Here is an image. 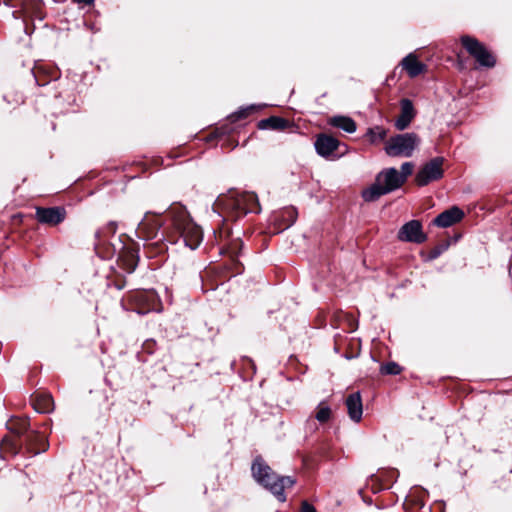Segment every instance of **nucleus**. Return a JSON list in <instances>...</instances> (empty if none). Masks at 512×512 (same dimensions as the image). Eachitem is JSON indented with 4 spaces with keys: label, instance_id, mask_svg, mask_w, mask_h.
<instances>
[{
    "label": "nucleus",
    "instance_id": "obj_5",
    "mask_svg": "<svg viewBox=\"0 0 512 512\" xmlns=\"http://www.w3.org/2000/svg\"><path fill=\"white\" fill-rule=\"evenodd\" d=\"M419 144L415 133L398 134L391 137L385 145V152L392 157H410Z\"/></svg>",
    "mask_w": 512,
    "mask_h": 512
},
{
    "label": "nucleus",
    "instance_id": "obj_10",
    "mask_svg": "<svg viewBox=\"0 0 512 512\" xmlns=\"http://www.w3.org/2000/svg\"><path fill=\"white\" fill-rule=\"evenodd\" d=\"M130 298L136 303L139 314H146L156 306L157 296L153 291H136Z\"/></svg>",
    "mask_w": 512,
    "mask_h": 512
},
{
    "label": "nucleus",
    "instance_id": "obj_27",
    "mask_svg": "<svg viewBox=\"0 0 512 512\" xmlns=\"http://www.w3.org/2000/svg\"><path fill=\"white\" fill-rule=\"evenodd\" d=\"M301 512H317V511L311 504L304 501L301 506Z\"/></svg>",
    "mask_w": 512,
    "mask_h": 512
},
{
    "label": "nucleus",
    "instance_id": "obj_2",
    "mask_svg": "<svg viewBox=\"0 0 512 512\" xmlns=\"http://www.w3.org/2000/svg\"><path fill=\"white\" fill-rule=\"evenodd\" d=\"M251 470L255 481L269 490L280 502L286 501L284 490L296 483L290 476H280L273 472L261 458L254 460Z\"/></svg>",
    "mask_w": 512,
    "mask_h": 512
},
{
    "label": "nucleus",
    "instance_id": "obj_15",
    "mask_svg": "<svg viewBox=\"0 0 512 512\" xmlns=\"http://www.w3.org/2000/svg\"><path fill=\"white\" fill-rule=\"evenodd\" d=\"M346 407L350 419L354 422H359L362 418L363 406L360 392L350 394L346 398Z\"/></svg>",
    "mask_w": 512,
    "mask_h": 512
},
{
    "label": "nucleus",
    "instance_id": "obj_17",
    "mask_svg": "<svg viewBox=\"0 0 512 512\" xmlns=\"http://www.w3.org/2000/svg\"><path fill=\"white\" fill-rule=\"evenodd\" d=\"M328 123L336 128L342 129L347 133H354L357 129L355 121L347 116H334L328 120Z\"/></svg>",
    "mask_w": 512,
    "mask_h": 512
},
{
    "label": "nucleus",
    "instance_id": "obj_14",
    "mask_svg": "<svg viewBox=\"0 0 512 512\" xmlns=\"http://www.w3.org/2000/svg\"><path fill=\"white\" fill-rule=\"evenodd\" d=\"M401 113L399 117L395 121V127L402 131L405 130L415 116V111L413 107V103L409 99L401 100Z\"/></svg>",
    "mask_w": 512,
    "mask_h": 512
},
{
    "label": "nucleus",
    "instance_id": "obj_8",
    "mask_svg": "<svg viewBox=\"0 0 512 512\" xmlns=\"http://www.w3.org/2000/svg\"><path fill=\"white\" fill-rule=\"evenodd\" d=\"M397 238L403 242L421 244L427 240V235L419 220H410L399 229Z\"/></svg>",
    "mask_w": 512,
    "mask_h": 512
},
{
    "label": "nucleus",
    "instance_id": "obj_22",
    "mask_svg": "<svg viewBox=\"0 0 512 512\" xmlns=\"http://www.w3.org/2000/svg\"><path fill=\"white\" fill-rule=\"evenodd\" d=\"M368 135L372 142L382 141L386 137V130L380 126L369 129Z\"/></svg>",
    "mask_w": 512,
    "mask_h": 512
},
{
    "label": "nucleus",
    "instance_id": "obj_30",
    "mask_svg": "<svg viewBox=\"0 0 512 512\" xmlns=\"http://www.w3.org/2000/svg\"><path fill=\"white\" fill-rule=\"evenodd\" d=\"M434 257L438 256V252L437 251H434Z\"/></svg>",
    "mask_w": 512,
    "mask_h": 512
},
{
    "label": "nucleus",
    "instance_id": "obj_19",
    "mask_svg": "<svg viewBox=\"0 0 512 512\" xmlns=\"http://www.w3.org/2000/svg\"><path fill=\"white\" fill-rule=\"evenodd\" d=\"M258 126L260 129L270 128L273 130H280L287 126V122L283 118L272 116L270 118L261 120Z\"/></svg>",
    "mask_w": 512,
    "mask_h": 512
},
{
    "label": "nucleus",
    "instance_id": "obj_18",
    "mask_svg": "<svg viewBox=\"0 0 512 512\" xmlns=\"http://www.w3.org/2000/svg\"><path fill=\"white\" fill-rule=\"evenodd\" d=\"M7 428L16 435H21L29 428V420L27 418H12L7 422Z\"/></svg>",
    "mask_w": 512,
    "mask_h": 512
},
{
    "label": "nucleus",
    "instance_id": "obj_23",
    "mask_svg": "<svg viewBox=\"0 0 512 512\" xmlns=\"http://www.w3.org/2000/svg\"><path fill=\"white\" fill-rule=\"evenodd\" d=\"M381 373L385 375H397L401 372V367L395 362H389L381 366Z\"/></svg>",
    "mask_w": 512,
    "mask_h": 512
},
{
    "label": "nucleus",
    "instance_id": "obj_25",
    "mask_svg": "<svg viewBox=\"0 0 512 512\" xmlns=\"http://www.w3.org/2000/svg\"><path fill=\"white\" fill-rule=\"evenodd\" d=\"M1 450L5 452L17 453V445L9 437H4L1 443Z\"/></svg>",
    "mask_w": 512,
    "mask_h": 512
},
{
    "label": "nucleus",
    "instance_id": "obj_3",
    "mask_svg": "<svg viewBox=\"0 0 512 512\" xmlns=\"http://www.w3.org/2000/svg\"><path fill=\"white\" fill-rule=\"evenodd\" d=\"M215 205L234 218L260 212L257 196L252 192L230 191L227 195L218 197Z\"/></svg>",
    "mask_w": 512,
    "mask_h": 512
},
{
    "label": "nucleus",
    "instance_id": "obj_1",
    "mask_svg": "<svg viewBox=\"0 0 512 512\" xmlns=\"http://www.w3.org/2000/svg\"><path fill=\"white\" fill-rule=\"evenodd\" d=\"M167 220L169 224L163 225L158 214L147 212L138 224L136 234L142 240H156V243L164 240L176 243L181 238L191 250L201 244L203 232L184 206L171 205L167 210Z\"/></svg>",
    "mask_w": 512,
    "mask_h": 512
},
{
    "label": "nucleus",
    "instance_id": "obj_4",
    "mask_svg": "<svg viewBox=\"0 0 512 512\" xmlns=\"http://www.w3.org/2000/svg\"><path fill=\"white\" fill-rule=\"evenodd\" d=\"M403 185V177L396 168H386L379 172L375 182L362 192V197L367 202H373L381 196L399 189Z\"/></svg>",
    "mask_w": 512,
    "mask_h": 512
},
{
    "label": "nucleus",
    "instance_id": "obj_13",
    "mask_svg": "<svg viewBox=\"0 0 512 512\" xmlns=\"http://www.w3.org/2000/svg\"><path fill=\"white\" fill-rule=\"evenodd\" d=\"M339 144L336 138L327 134H320L317 136L314 146L321 157L328 158L337 150Z\"/></svg>",
    "mask_w": 512,
    "mask_h": 512
},
{
    "label": "nucleus",
    "instance_id": "obj_21",
    "mask_svg": "<svg viewBox=\"0 0 512 512\" xmlns=\"http://www.w3.org/2000/svg\"><path fill=\"white\" fill-rule=\"evenodd\" d=\"M331 409L325 402H320L317 406V412L315 414V418L320 423H325L330 419Z\"/></svg>",
    "mask_w": 512,
    "mask_h": 512
},
{
    "label": "nucleus",
    "instance_id": "obj_24",
    "mask_svg": "<svg viewBox=\"0 0 512 512\" xmlns=\"http://www.w3.org/2000/svg\"><path fill=\"white\" fill-rule=\"evenodd\" d=\"M256 109L255 105L248 106L246 108H243L235 113H233L230 118L232 121H237L239 119L246 118L251 112H253Z\"/></svg>",
    "mask_w": 512,
    "mask_h": 512
},
{
    "label": "nucleus",
    "instance_id": "obj_11",
    "mask_svg": "<svg viewBox=\"0 0 512 512\" xmlns=\"http://www.w3.org/2000/svg\"><path fill=\"white\" fill-rule=\"evenodd\" d=\"M464 212L458 206H452L451 208L440 213L434 220L433 224L437 227L447 228L464 218Z\"/></svg>",
    "mask_w": 512,
    "mask_h": 512
},
{
    "label": "nucleus",
    "instance_id": "obj_16",
    "mask_svg": "<svg viewBox=\"0 0 512 512\" xmlns=\"http://www.w3.org/2000/svg\"><path fill=\"white\" fill-rule=\"evenodd\" d=\"M401 65L411 78L420 75L425 71L426 65L418 61L415 54L410 53L401 61Z\"/></svg>",
    "mask_w": 512,
    "mask_h": 512
},
{
    "label": "nucleus",
    "instance_id": "obj_29",
    "mask_svg": "<svg viewBox=\"0 0 512 512\" xmlns=\"http://www.w3.org/2000/svg\"><path fill=\"white\" fill-rule=\"evenodd\" d=\"M74 2L76 3H83V4H86V5H91L94 3V0H73Z\"/></svg>",
    "mask_w": 512,
    "mask_h": 512
},
{
    "label": "nucleus",
    "instance_id": "obj_26",
    "mask_svg": "<svg viewBox=\"0 0 512 512\" xmlns=\"http://www.w3.org/2000/svg\"><path fill=\"white\" fill-rule=\"evenodd\" d=\"M413 167L414 166L411 162H405L401 165V172H399V174L401 177H403V184L407 180V177L412 174Z\"/></svg>",
    "mask_w": 512,
    "mask_h": 512
},
{
    "label": "nucleus",
    "instance_id": "obj_7",
    "mask_svg": "<svg viewBox=\"0 0 512 512\" xmlns=\"http://www.w3.org/2000/svg\"><path fill=\"white\" fill-rule=\"evenodd\" d=\"M443 157H435L424 164L415 176V182L418 186H426L432 181H437L443 177Z\"/></svg>",
    "mask_w": 512,
    "mask_h": 512
},
{
    "label": "nucleus",
    "instance_id": "obj_6",
    "mask_svg": "<svg viewBox=\"0 0 512 512\" xmlns=\"http://www.w3.org/2000/svg\"><path fill=\"white\" fill-rule=\"evenodd\" d=\"M461 43L467 52L475 58L480 66L492 68L496 64V60L492 53L476 38L468 35L461 37Z\"/></svg>",
    "mask_w": 512,
    "mask_h": 512
},
{
    "label": "nucleus",
    "instance_id": "obj_28",
    "mask_svg": "<svg viewBox=\"0 0 512 512\" xmlns=\"http://www.w3.org/2000/svg\"><path fill=\"white\" fill-rule=\"evenodd\" d=\"M286 213L291 218V222L287 225V226H290L295 221V214H296V212L294 211V209H287Z\"/></svg>",
    "mask_w": 512,
    "mask_h": 512
},
{
    "label": "nucleus",
    "instance_id": "obj_9",
    "mask_svg": "<svg viewBox=\"0 0 512 512\" xmlns=\"http://www.w3.org/2000/svg\"><path fill=\"white\" fill-rule=\"evenodd\" d=\"M66 211L62 207H49L36 209V219L39 223L56 226L64 221Z\"/></svg>",
    "mask_w": 512,
    "mask_h": 512
},
{
    "label": "nucleus",
    "instance_id": "obj_31",
    "mask_svg": "<svg viewBox=\"0 0 512 512\" xmlns=\"http://www.w3.org/2000/svg\"><path fill=\"white\" fill-rule=\"evenodd\" d=\"M434 257L438 256V252L437 251H434Z\"/></svg>",
    "mask_w": 512,
    "mask_h": 512
},
{
    "label": "nucleus",
    "instance_id": "obj_20",
    "mask_svg": "<svg viewBox=\"0 0 512 512\" xmlns=\"http://www.w3.org/2000/svg\"><path fill=\"white\" fill-rule=\"evenodd\" d=\"M34 408L39 413H49L53 410V400L49 395L39 397L34 402Z\"/></svg>",
    "mask_w": 512,
    "mask_h": 512
},
{
    "label": "nucleus",
    "instance_id": "obj_12",
    "mask_svg": "<svg viewBox=\"0 0 512 512\" xmlns=\"http://www.w3.org/2000/svg\"><path fill=\"white\" fill-rule=\"evenodd\" d=\"M20 11H14L13 16L19 18V13H22L23 17H30L32 19H43V3L40 0H19Z\"/></svg>",
    "mask_w": 512,
    "mask_h": 512
}]
</instances>
